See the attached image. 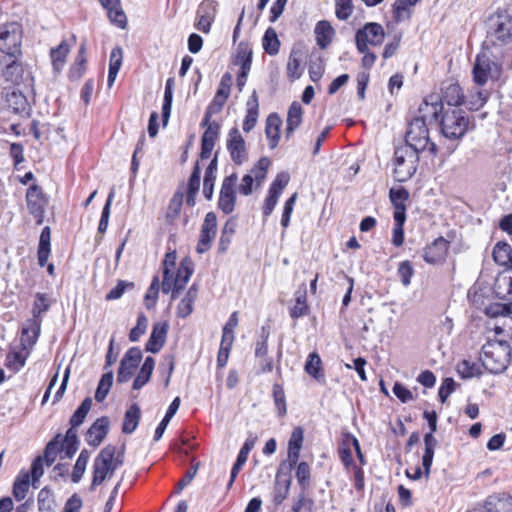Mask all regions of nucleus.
I'll list each match as a JSON object with an SVG mask.
<instances>
[{"label":"nucleus","mask_w":512,"mask_h":512,"mask_svg":"<svg viewBox=\"0 0 512 512\" xmlns=\"http://www.w3.org/2000/svg\"><path fill=\"white\" fill-rule=\"evenodd\" d=\"M296 479L301 490L307 491L310 486L311 470L307 462H300L296 468Z\"/></svg>","instance_id":"e2e57ef3"},{"label":"nucleus","mask_w":512,"mask_h":512,"mask_svg":"<svg viewBox=\"0 0 512 512\" xmlns=\"http://www.w3.org/2000/svg\"><path fill=\"white\" fill-rule=\"evenodd\" d=\"M263 49L271 56L278 54L280 48V41L277 33L273 28H268L263 37Z\"/></svg>","instance_id":"5fc2aeb1"},{"label":"nucleus","mask_w":512,"mask_h":512,"mask_svg":"<svg viewBox=\"0 0 512 512\" xmlns=\"http://www.w3.org/2000/svg\"><path fill=\"white\" fill-rule=\"evenodd\" d=\"M217 172V159L216 157L211 160L210 164L206 168L204 181H203V194L206 199L211 200L214 191V182L216 179Z\"/></svg>","instance_id":"37998d69"},{"label":"nucleus","mask_w":512,"mask_h":512,"mask_svg":"<svg viewBox=\"0 0 512 512\" xmlns=\"http://www.w3.org/2000/svg\"><path fill=\"white\" fill-rule=\"evenodd\" d=\"M90 458V452L87 449H83L73 467L71 474V480L74 483H79L86 471V467Z\"/></svg>","instance_id":"3c124183"},{"label":"nucleus","mask_w":512,"mask_h":512,"mask_svg":"<svg viewBox=\"0 0 512 512\" xmlns=\"http://www.w3.org/2000/svg\"><path fill=\"white\" fill-rule=\"evenodd\" d=\"M22 27L17 22L0 25V51L17 58L21 55Z\"/></svg>","instance_id":"6e6552de"},{"label":"nucleus","mask_w":512,"mask_h":512,"mask_svg":"<svg viewBox=\"0 0 512 512\" xmlns=\"http://www.w3.org/2000/svg\"><path fill=\"white\" fill-rule=\"evenodd\" d=\"M50 308V300L47 294L36 293L35 300L32 307L31 319H40L42 314L46 313Z\"/></svg>","instance_id":"680f3d73"},{"label":"nucleus","mask_w":512,"mask_h":512,"mask_svg":"<svg viewBox=\"0 0 512 512\" xmlns=\"http://www.w3.org/2000/svg\"><path fill=\"white\" fill-rule=\"evenodd\" d=\"M270 336L267 327L261 328L259 339L255 342V373L257 375L270 373L274 369V362L272 357L268 355V339Z\"/></svg>","instance_id":"9b49d317"},{"label":"nucleus","mask_w":512,"mask_h":512,"mask_svg":"<svg viewBox=\"0 0 512 512\" xmlns=\"http://www.w3.org/2000/svg\"><path fill=\"white\" fill-rule=\"evenodd\" d=\"M423 416L427 420L430 428V432L426 433L424 436L425 451L422 457V465L426 476H428L433 462L434 451L438 443L436 438L433 436V433L437 429V415L434 411H425Z\"/></svg>","instance_id":"f8f14e48"},{"label":"nucleus","mask_w":512,"mask_h":512,"mask_svg":"<svg viewBox=\"0 0 512 512\" xmlns=\"http://www.w3.org/2000/svg\"><path fill=\"white\" fill-rule=\"evenodd\" d=\"M493 259L500 266L512 268V247L506 242H498L493 249Z\"/></svg>","instance_id":"e433bc0d"},{"label":"nucleus","mask_w":512,"mask_h":512,"mask_svg":"<svg viewBox=\"0 0 512 512\" xmlns=\"http://www.w3.org/2000/svg\"><path fill=\"white\" fill-rule=\"evenodd\" d=\"M305 509L307 512H314L315 502L312 498L306 496V491L301 490L297 499L293 502L292 512H301Z\"/></svg>","instance_id":"338daca9"},{"label":"nucleus","mask_w":512,"mask_h":512,"mask_svg":"<svg viewBox=\"0 0 512 512\" xmlns=\"http://www.w3.org/2000/svg\"><path fill=\"white\" fill-rule=\"evenodd\" d=\"M173 88H174V78L170 77L167 79L165 84V91H164V98H163V105H162V119L163 124L166 125L170 114H171V107H172V100H173Z\"/></svg>","instance_id":"de8ad7c7"},{"label":"nucleus","mask_w":512,"mask_h":512,"mask_svg":"<svg viewBox=\"0 0 512 512\" xmlns=\"http://www.w3.org/2000/svg\"><path fill=\"white\" fill-rule=\"evenodd\" d=\"M41 329V319H28L22 326L21 345L23 349L31 348L38 340Z\"/></svg>","instance_id":"a878e982"},{"label":"nucleus","mask_w":512,"mask_h":512,"mask_svg":"<svg viewBox=\"0 0 512 512\" xmlns=\"http://www.w3.org/2000/svg\"><path fill=\"white\" fill-rule=\"evenodd\" d=\"M231 80L232 77L228 73L222 76L217 92L214 95L208 107L206 108L204 114L205 123L208 122V120H210L213 115L220 113L221 110L223 109L230 95Z\"/></svg>","instance_id":"4468645a"},{"label":"nucleus","mask_w":512,"mask_h":512,"mask_svg":"<svg viewBox=\"0 0 512 512\" xmlns=\"http://www.w3.org/2000/svg\"><path fill=\"white\" fill-rule=\"evenodd\" d=\"M102 7L107 11L111 23L124 29L127 25V17L121 6V0H99Z\"/></svg>","instance_id":"393cba45"},{"label":"nucleus","mask_w":512,"mask_h":512,"mask_svg":"<svg viewBox=\"0 0 512 512\" xmlns=\"http://www.w3.org/2000/svg\"><path fill=\"white\" fill-rule=\"evenodd\" d=\"M26 201L29 213L35 218L36 224H42L47 204L42 189L35 184L29 187L26 193Z\"/></svg>","instance_id":"f3484780"},{"label":"nucleus","mask_w":512,"mask_h":512,"mask_svg":"<svg viewBox=\"0 0 512 512\" xmlns=\"http://www.w3.org/2000/svg\"><path fill=\"white\" fill-rule=\"evenodd\" d=\"M389 197L391 200V203L394 206V213L393 216H397L398 214L400 216H406V205L405 202L409 198V193L405 188H398V189H390Z\"/></svg>","instance_id":"c9c22d12"},{"label":"nucleus","mask_w":512,"mask_h":512,"mask_svg":"<svg viewBox=\"0 0 512 512\" xmlns=\"http://www.w3.org/2000/svg\"><path fill=\"white\" fill-rule=\"evenodd\" d=\"M314 32L316 35L317 45L321 49H325L330 45L335 33L331 24L325 20L319 21L316 24Z\"/></svg>","instance_id":"473e14b6"},{"label":"nucleus","mask_w":512,"mask_h":512,"mask_svg":"<svg viewBox=\"0 0 512 512\" xmlns=\"http://www.w3.org/2000/svg\"><path fill=\"white\" fill-rule=\"evenodd\" d=\"M154 367L155 360L150 356L146 357L144 363L140 368V371L138 372L136 378L133 381V389L139 390L149 382Z\"/></svg>","instance_id":"58836bf2"},{"label":"nucleus","mask_w":512,"mask_h":512,"mask_svg":"<svg viewBox=\"0 0 512 512\" xmlns=\"http://www.w3.org/2000/svg\"><path fill=\"white\" fill-rule=\"evenodd\" d=\"M448 249L449 242L443 237H438L425 247L423 258L429 264L439 263L445 259Z\"/></svg>","instance_id":"4be33fe9"},{"label":"nucleus","mask_w":512,"mask_h":512,"mask_svg":"<svg viewBox=\"0 0 512 512\" xmlns=\"http://www.w3.org/2000/svg\"><path fill=\"white\" fill-rule=\"evenodd\" d=\"M419 152L409 145H401L395 148L393 163L394 177L398 182H405L410 179L417 170Z\"/></svg>","instance_id":"423d86ee"},{"label":"nucleus","mask_w":512,"mask_h":512,"mask_svg":"<svg viewBox=\"0 0 512 512\" xmlns=\"http://www.w3.org/2000/svg\"><path fill=\"white\" fill-rule=\"evenodd\" d=\"M503 66L510 68L512 62H509L506 56L495 54L491 50L482 47L472 69L473 81L478 86H484L490 80H497Z\"/></svg>","instance_id":"7ed1b4c3"},{"label":"nucleus","mask_w":512,"mask_h":512,"mask_svg":"<svg viewBox=\"0 0 512 512\" xmlns=\"http://www.w3.org/2000/svg\"><path fill=\"white\" fill-rule=\"evenodd\" d=\"M309 313L307 305L306 289L298 290L295 293V304L290 308L289 315L293 319L301 318Z\"/></svg>","instance_id":"79ce46f5"},{"label":"nucleus","mask_w":512,"mask_h":512,"mask_svg":"<svg viewBox=\"0 0 512 512\" xmlns=\"http://www.w3.org/2000/svg\"><path fill=\"white\" fill-rule=\"evenodd\" d=\"M141 417V410L137 404H132L124 415V421L122 425V432L124 434L133 433L138 427Z\"/></svg>","instance_id":"4c0bfd02"},{"label":"nucleus","mask_w":512,"mask_h":512,"mask_svg":"<svg viewBox=\"0 0 512 512\" xmlns=\"http://www.w3.org/2000/svg\"><path fill=\"white\" fill-rule=\"evenodd\" d=\"M281 119L276 113H272L267 117L265 134L269 141V147L274 149L280 139Z\"/></svg>","instance_id":"7c9ffc66"},{"label":"nucleus","mask_w":512,"mask_h":512,"mask_svg":"<svg viewBox=\"0 0 512 512\" xmlns=\"http://www.w3.org/2000/svg\"><path fill=\"white\" fill-rule=\"evenodd\" d=\"M116 454V446L107 445L101 449L93 461V476L90 490L93 491L96 486L101 485L106 478H110L115 470L111 465L112 457Z\"/></svg>","instance_id":"1a4fd4ad"},{"label":"nucleus","mask_w":512,"mask_h":512,"mask_svg":"<svg viewBox=\"0 0 512 512\" xmlns=\"http://www.w3.org/2000/svg\"><path fill=\"white\" fill-rule=\"evenodd\" d=\"M442 109V102H429L425 99L419 106V115L409 123L404 145H409L418 152L428 151L431 155H436L437 145L430 141L426 121L427 119L438 120Z\"/></svg>","instance_id":"f257e3e1"},{"label":"nucleus","mask_w":512,"mask_h":512,"mask_svg":"<svg viewBox=\"0 0 512 512\" xmlns=\"http://www.w3.org/2000/svg\"><path fill=\"white\" fill-rule=\"evenodd\" d=\"M236 220L234 218H229L223 229H222V232H221V236H220V239H219V250L222 251V252H225L231 241H232V237L235 233V230H236Z\"/></svg>","instance_id":"864d4df0"},{"label":"nucleus","mask_w":512,"mask_h":512,"mask_svg":"<svg viewBox=\"0 0 512 512\" xmlns=\"http://www.w3.org/2000/svg\"><path fill=\"white\" fill-rule=\"evenodd\" d=\"M168 333L167 322H157L153 325L152 332L146 343V351L158 353L165 344Z\"/></svg>","instance_id":"b1692460"},{"label":"nucleus","mask_w":512,"mask_h":512,"mask_svg":"<svg viewBox=\"0 0 512 512\" xmlns=\"http://www.w3.org/2000/svg\"><path fill=\"white\" fill-rule=\"evenodd\" d=\"M440 131L449 140H459L469 130L470 120L465 111L460 108L442 109L439 112Z\"/></svg>","instance_id":"39448f33"},{"label":"nucleus","mask_w":512,"mask_h":512,"mask_svg":"<svg viewBox=\"0 0 512 512\" xmlns=\"http://www.w3.org/2000/svg\"><path fill=\"white\" fill-rule=\"evenodd\" d=\"M193 274V263L191 260L185 258L181 261L177 269L175 277L172 273L168 274L164 271V277L161 284V289L164 294L171 293V298L174 300L179 296L180 291L186 286L190 277Z\"/></svg>","instance_id":"0eeeda50"},{"label":"nucleus","mask_w":512,"mask_h":512,"mask_svg":"<svg viewBox=\"0 0 512 512\" xmlns=\"http://www.w3.org/2000/svg\"><path fill=\"white\" fill-rule=\"evenodd\" d=\"M395 225L393 228V235H392V243L394 246L399 247L404 242V223L406 221V216H400L399 214L397 216H393Z\"/></svg>","instance_id":"774afa93"},{"label":"nucleus","mask_w":512,"mask_h":512,"mask_svg":"<svg viewBox=\"0 0 512 512\" xmlns=\"http://www.w3.org/2000/svg\"><path fill=\"white\" fill-rule=\"evenodd\" d=\"M488 99V93L485 90L471 91L469 95L465 96L464 105L469 110H479L484 106Z\"/></svg>","instance_id":"6e6d98bb"},{"label":"nucleus","mask_w":512,"mask_h":512,"mask_svg":"<svg viewBox=\"0 0 512 512\" xmlns=\"http://www.w3.org/2000/svg\"><path fill=\"white\" fill-rule=\"evenodd\" d=\"M304 59V52L300 47H293L287 62V76L296 80L299 79L304 71L302 62Z\"/></svg>","instance_id":"bb28decb"},{"label":"nucleus","mask_w":512,"mask_h":512,"mask_svg":"<svg viewBox=\"0 0 512 512\" xmlns=\"http://www.w3.org/2000/svg\"><path fill=\"white\" fill-rule=\"evenodd\" d=\"M216 228V214L214 212L207 213L201 227L199 241L196 247V251L199 254H203L210 249L212 240L216 235Z\"/></svg>","instance_id":"6ab92c4d"},{"label":"nucleus","mask_w":512,"mask_h":512,"mask_svg":"<svg viewBox=\"0 0 512 512\" xmlns=\"http://www.w3.org/2000/svg\"><path fill=\"white\" fill-rule=\"evenodd\" d=\"M487 512H512V499L490 496L485 502Z\"/></svg>","instance_id":"49530a36"},{"label":"nucleus","mask_w":512,"mask_h":512,"mask_svg":"<svg viewBox=\"0 0 512 512\" xmlns=\"http://www.w3.org/2000/svg\"><path fill=\"white\" fill-rule=\"evenodd\" d=\"M227 150L230 153L231 160L235 164L241 165L244 161H246L247 151L245 140L236 127L231 128L228 133Z\"/></svg>","instance_id":"a211bd4d"},{"label":"nucleus","mask_w":512,"mask_h":512,"mask_svg":"<svg viewBox=\"0 0 512 512\" xmlns=\"http://www.w3.org/2000/svg\"><path fill=\"white\" fill-rule=\"evenodd\" d=\"M69 51V45L65 41H62L57 47L51 49L50 57L53 69L56 72H60L63 69Z\"/></svg>","instance_id":"c03bdc74"},{"label":"nucleus","mask_w":512,"mask_h":512,"mask_svg":"<svg viewBox=\"0 0 512 512\" xmlns=\"http://www.w3.org/2000/svg\"><path fill=\"white\" fill-rule=\"evenodd\" d=\"M50 240H51V230L49 226H45L40 234L39 245H38V264L40 267H44L47 264L48 258L50 256Z\"/></svg>","instance_id":"2f4dec72"},{"label":"nucleus","mask_w":512,"mask_h":512,"mask_svg":"<svg viewBox=\"0 0 512 512\" xmlns=\"http://www.w3.org/2000/svg\"><path fill=\"white\" fill-rule=\"evenodd\" d=\"M91 406L92 399L90 397H86L70 418V425L72 428H77L84 422Z\"/></svg>","instance_id":"4d7b16f0"},{"label":"nucleus","mask_w":512,"mask_h":512,"mask_svg":"<svg viewBox=\"0 0 512 512\" xmlns=\"http://www.w3.org/2000/svg\"><path fill=\"white\" fill-rule=\"evenodd\" d=\"M385 38L384 28L376 23H366L355 34V43L358 52H365L369 46H379Z\"/></svg>","instance_id":"9d476101"},{"label":"nucleus","mask_w":512,"mask_h":512,"mask_svg":"<svg viewBox=\"0 0 512 512\" xmlns=\"http://www.w3.org/2000/svg\"><path fill=\"white\" fill-rule=\"evenodd\" d=\"M482 47L512 62V15L508 11H498L489 17Z\"/></svg>","instance_id":"f03ea898"},{"label":"nucleus","mask_w":512,"mask_h":512,"mask_svg":"<svg viewBox=\"0 0 512 512\" xmlns=\"http://www.w3.org/2000/svg\"><path fill=\"white\" fill-rule=\"evenodd\" d=\"M201 126L206 127V129L201 138L200 157L202 159H208L211 156L215 143L219 138L221 126L218 122L211 121V119L205 123L204 118L202 119Z\"/></svg>","instance_id":"aec40b11"},{"label":"nucleus","mask_w":512,"mask_h":512,"mask_svg":"<svg viewBox=\"0 0 512 512\" xmlns=\"http://www.w3.org/2000/svg\"><path fill=\"white\" fill-rule=\"evenodd\" d=\"M270 165L268 158L263 157L251 169L250 173L243 176L239 185V192L244 196H248L253 191V184L259 187L266 178L267 169Z\"/></svg>","instance_id":"ddd939ff"},{"label":"nucleus","mask_w":512,"mask_h":512,"mask_svg":"<svg viewBox=\"0 0 512 512\" xmlns=\"http://www.w3.org/2000/svg\"><path fill=\"white\" fill-rule=\"evenodd\" d=\"M456 371L462 379H469L481 375L480 367L468 360L460 361L456 366Z\"/></svg>","instance_id":"052dcab7"},{"label":"nucleus","mask_w":512,"mask_h":512,"mask_svg":"<svg viewBox=\"0 0 512 512\" xmlns=\"http://www.w3.org/2000/svg\"><path fill=\"white\" fill-rule=\"evenodd\" d=\"M292 478L288 473L277 470L275 483L272 492V501L274 505H281L289 495Z\"/></svg>","instance_id":"5701e85b"},{"label":"nucleus","mask_w":512,"mask_h":512,"mask_svg":"<svg viewBox=\"0 0 512 512\" xmlns=\"http://www.w3.org/2000/svg\"><path fill=\"white\" fill-rule=\"evenodd\" d=\"M417 2L413 0H397L394 3V16L396 21L400 22L402 20L408 19L410 17V9Z\"/></svg>","instance_id":"0e129e2a"},{"label":"nucleus","mask_w":512,"mask_h":512,"mask_svg":"<svg viewBox=\"0 0 512 512\" xmlns=\"http://www.w3.org/2000/svg\"><path fill=\"white\" fill-rule=\"evenodd\" d=\"M259 116V102L257 92L254 90L246 102V116L243 121V130L250 132L256 125Z\"/></svg>","instance_id":"cd10ccee"},{"label":"nucleus","mask_w":512,"mask_h":512,"mask_svg":"<svg viewBox=\"0 0 512 512\" xmlns=\"http://www.w3.org/2000/svg\"><path fill=\"white\" fill-rule=\"evenodd\" d=\"M109 424V418L106 416L96 419L85 435V440L88 445L93 447L99 446L109 432Z\"/></svg>","instance_id":"412c9836"},{"label":"nucleus","mask_w":512,"mask_h":512,"mask_svg":"<svg viewBox=\"0 0 512 512\" xmlns=\"http://www.w3.org/2000/svg\"><path fill=\"white\" fill-rule=\"evenodd\" d=\"M59 437L60 435H57L53 440L48 442L45 447L44 454L41 456L47 466H50L54 463L60 452V442L58 441Z\"/></svg>","instance_id":"69168bd1"},{"label":"nucleus","mask_w":512,"mask_h":512,"mask_svg":"<svg viewBox=\"0 0 512 512\" xmlns=\"http://www.w3.org/2000/svg\"><path fill=\"white\" fill-rule=\"evenodd\" d=\"M142 359V352L138 347H131L127 350L125 355L120 361V366L117 373V382L126 383L134 374L135 369L138 367Z\"/></svg>","instance_id":"dca6fc26"},{"label":"nucleus","mask_w":512,"mask_h":512,"mask_svg":"<svg viewBox=\"0 0 512 512\" xmlns=\"http://www.w3.org/2000/svg\"><path fill=\"white\" fill-rule=\"evenodd\" d=\"M6 103L8 108L15 113L24 112L27 108L26 97L16 90L6 93Z\"/></svg>","instance_id":"09e8293b"},{"label":"nucleus","mask_w":512,"mask_h":512,"mask_svg":"<svg viewBox=\"0 0 512 512\" xmlns=\"http://www.w3.org/2000/svg\"><path fill=\"white\" fill-rule=\"evenodd\" d=\"M442 99L449 105L458 108L464 105L465 95L457 83H449L442 88Z\"/></svg>","instance_id":"c756f323"},{"label":"nucleus","mask_w":512,"mask_h":512,"mask_svg":"<svg viewBox=\"0 0 512 512\" xmlns=\"http://www.w3.org/2000/svg\"><path fill=\"white\" fill-rule=\"evenodd\" d=\"M511 348L505 340H488L482 347V366L491 374L503 373L509 364Z\"/></svg>","instance_id":"20e7f679"},{"label":"nucleus","mask_w":512,"mask_h":512,"mask_svg":"<svg viewBox=\"0 0 512 512\" xmlns=\"http://www.w3.org/2000/svg\"><path fill=\"white\" fill-rule=\"evenodd\" d=\"M352 440H356L354 435L351 433H344L338 448L339 458L346 471H350V467L355 464L352 457V449H354Z\"/></svg>","instance_id":"c85d7f7f"},{"label":"nucleus","mask_w":512,"mask_h":512,"mask_svg":"<svg viewBox=\"0 0 512 512\" xmlns=\"http://www.w3.org/2000/svg\"><path fill=\"white\" fill-rule=\"evenodd\" d=\"M198 295V287L194 283L190 286L186 292L184 298L180 301L177 306V316L180 318H186L193 312V304Z\"/></svg>","instance_id":"f704fd0d"},{"label":"nucleus","mask_w":512,"mask_h":512,"mask_svg":"<svg viewBox=\"0 0 512 512\" xmlns=\"http://www.w3.org/2000/svg\"><path fill=\"white\" fill-rule=\"evenodd\" d=\"M29 486L30 474L28 472L21 471L17 475L13 484V496L17 501H21L26 497Z\"/></svg>","instance_id":"a18cd8bd"},{"label":"nucleus","mask_w":512,"mask_h":512,"mask_svg":"<svg viewBox=\"0 0 512 512\" xmlns=\"http://www.w3.org/2000/svg\"><path fill=\"white\" fill-rule=\"evenodd\" d=\"M214 20V12L208 5L201 4L196 12L195 28L203 33H209L212 22Z\"/></svg>","instance_id":"72a5a7b5"},{"label":"nucleus","mask_w":512,"mask_h":512,"mask_svg":"<svg viewBox=\"0 0 512 512\" xmlns=\"http://www.w3.org/2000/svg\"><path fill=\"white\" fill-rule=\"evenodd\" d=\"M113 377L114 375L111 370L102 375L95 392V400L97 402H102L107 397L113 384Z\"/></svg>","instance_id":"13d9d810"},{"label":"nucleus","mask_w":512,"mask_h":512,"mask_svg":"<svg viewBox=\"0 0 512 512\" xmlns=\"http://www.w3.org/2000/svg\"><path fill=\"white\" fill-rule=\"evenodd\" d=\"M303 116V109L298 102H293L289 107L286 121V134L287 137L292 134L301 124Z\"/></svg>","instance_id":"ea45409f"},{"label":"nucleus","mask_w":512,"mask_h":512,"mask_svg":"<svg viewBox=\"0 0 512 512\" xmlns=\"http://www.w3.org/2000/svg\"><path fill=\"white\" fill-rule=\"evenodd\" d=\"M321 365L322 361L320 356L316 352H313L309 354L307 358L305 364V372L316 380H319L323 377V373L321 372Z\"/></svg>","instance_id":"bf43d9fd"},{"label":"nucleus","mask_w":512,"mask_h":512,"mask_svg":"<svg viewBox=\"0 0 512 512\" xmlns=\"http://www.w3.org/2000/svg\"><path fill=\"white\" fill-rule=\"evenodd\" d=\"M200 176L201 170L198 163H196L187 185L186 203L188 206L192 207L195 205V198L200 188Z\"/></svg>","instance_id":"a19ab883"},{"label":"nucleus","mask_w":512,"mask_h":512,"mask_svg":"<svg viewBox=\"0 0 512 512\" xmlns=\"http://www.w3.org/2000/svg\"><path fill=\"white\" fill-rule=\"evenodd\" d=\"M237 180V174L232 173L231 175L225 177L222 181L218 200V208L225 214H230L234 210L236 202L235 186Z\"/></svg>","instance_id":"2eb2a0df"},{"label":"nucleus","mask_w":512,"mask_h":512,"mask_svg":"<svg viewBox=\"0 0 512 512\" xmlns=\"http://www.w3.org/2000/svg\"><path fill=\"white\" fill-rule=\"evenodd\" d=\"M37 502L40 512H53L56 506L54 495L48 487H44L39 491Z\"/></svg>","instance_id":"603ef678"},{"label":"nucleus","mask_w":512,"mask_h":512,"mask_svg":"<svg viewBox=\"0 0 512 512\" xmlns=\"http://www.w3.org/2000/svg\"><path fill=\"white\" fill-rule=\"evenodd\" d=\"M235 64L239 65L241 71L249 72L252 64V50L248 44L240 43L237 48Z\"/></svg>","instance_id":"8fccbe9b"}]
</instances>
